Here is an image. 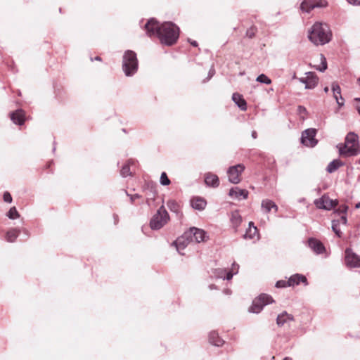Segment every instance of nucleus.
<instances>
[{
    "label": "nucleus",
    "instance_id": "obj_30",
    "mask_svg": "<svg viewBox=\"0 0 360 360\" xmlns=\"http://www.w3.org/2000/svg\"><path fill=\"white\" fill-rule=\"evenodd\" d=\"M272 205H274V201L269 199L263 200L261 205L262 209L264 210L266 213L271 211Z\"/></svg>",
    "mask_w": 360,
    "mask_h": 360
},
{
    "label": "nucleus",
    "instance_id": "obj_42",
    "mask_svg": "<svg viewBox=\"0 0 360 360\" xmlns=\"http://www.w3.org/2000/svg\"><path fill=\"white\" fill-rule=\"evenodd\" d=\"M3 198L6 202L11 203L12 202V196L8 191L4 192Z\"/></svg>",
    "mask_w": 360,
    "mask_h": 360
},
{
    "label": "nucleus",
    "instance_id": "obj_36",
    "mask_svg": "<svg viewBox=\"0 0 360 360\" xmlns=\"http://www.w3.org/2000/svg\"><path fill=\"white\" fill-rule=\"evenodd\" d=\"M171 183L169 179L168 178L167 174L164 172L161 174L160 176V184L163 186H168Z\"/></svg>",
    "mask_w": 360,
    "mask_h": 360
},
{
    "label": "nucleus",
    "instance_id": "obj_31",
    "mask_svg": "<svg viewBox=\"0 0 360 360\" xmlns=\"http://www.w3.org/2000/svg\"><path fill=\"white\" fill-rule=\"evenodd\" d=\"M167 206L171 212L177 213L179 210V204L174 200H169L167 202Z\"/></svg>",
    "mask_w": 360,
    "mask_h": 360
},
{
    "label": "nucleus",
    "instance_id": "obj_6",
    "mask_svg": "<svg viewBox=\"0 0 360 360\" xmlns=\"http://www.w3.org/2000/svg\"><path fill=\"white\" fill-rule=\"evenodd\" d=\"M271 296L267 294H261L252 301V304L249 309V311L252 313H259L263 307L269 304L274 302Z\"/></svg>",
    "mask_w": 360,
    "mask_h": 360
},
{
    "label": "nucleus",
    "instance_id": "obj_19",
    "mask_svg": "<svg viewBox=\"0 0 360 360\" xmlns=\"http://www.w3.org/2000/svg\"><path fill=\"white\" fill-rule=\"evenodd\" d=\"M230 221L234 231L236 232L242 222V217L238 210H234L231 213Z\"/></svg>",
    "mask_w": 360,
    "mask_h": 360
},
{
    "label": "nucleus",
    "instance_id": "obj_58",
    "mask_svg": "<svg viewBox=\"0 0 360 360\" xmlns=\"http://www.w3.org/2000/svg\"><path fill=\"white\" fill-rule=\"evenodd\" d=\"M253 226H255L254 223L252 221L249 222L248 228H252Z\"/></svg>",
    "mask_w": 360,
    "mask_h": 360
},
{
    "label": "nucleus",
    "instance_id": "obj_26",
    "mask_svg": "<svg viewBox=\"0 0 360 360\" xmlns=\"http://www.w3.org/2000/svg\"><path fill=\"white\" fill-rule=\"evenodd\" d=\"M135 161L133 160H129L122 167L120 174L122 177H127L131 175L130 172V166L134 165Z\"/></svg>",
    "mask_w": 360,
    "mask_h": 360
},
{
    "label": "nucleus",
    "instance_id": "obj_3",
    "mask_svg": "<svg viewBox=\"0 0 360 360\" xmlns=\"http://www.w3.org/2000/svg\"><path fill=\"white\" fill-rule=\"evenodd\" d=\"M122 70L126 77H132L138 71L139 61L136 53L131 50L124 51L122 56Z\"/></svg>",
    "mask_w": 360,
    "mask_h": 360
},
{
    "label": "nucleus",
    "instance_id": "obj_5",
    "mask_svg": "<svg viewBox=\"0 0 360 360\" xmlns=\"http://www.w3.org/2000/svg\"><path fill=\"white\" fill-rule=\"evenodd\" d=\"M169 219V214L165 207L162 205L151 218L150 226L153 230H159L167 223Z\"/></svg>",
    "mask_w": 360,
    "mask_h": 360
},
{
    "label": "nucleus",
    "instance_id": "obj_14",
    "mask_svg": "<svg viewBox=\"0 0 360 360\" xmlns=\"http://www.w3.org/2000/svg\"><path fill=\"white\" fill-rule=\"evenodd\" d=\"M288 286L294 287L298 285L300 283H303L304 285H308L309 283L306 276L300 274H295L289 277L288 278Z\"/></svg>",
    "mask_w": 360,
    "mask_h": 360
},
{
    "label": "nucleus",
    "instance_id": "obj_16",
    "mask_svg": "<svg viewBox=\"0 0 360 360\" xmlns=\"http://www.w3.org/2000/svg\"><path fill=\"white\" fill-rule=\"evenodd\" d=\"M309 247L316 254H321L325 251L323 244L319 240L310 238L308 240Z\"/></svg>",
    "mask_w": 360,
    "mask_h": 360
},
{
    "label": "nucleus",
    "instance_id": "obj_44",
    "mask_svg": "<svg viewBox=\"0 0 360 360\" xmlns=\"http://www.w3.org/2000/svg\"><path fill=\"white\" fill-rule=\"evenodd\" d=\"M214 74H215V70L213 68H212L208 72L207 78L205 80H204V82L210 79L214 76Z\"/></svg>",
    "mask_w": 360,
    "mask_h": 360
},
{
    "label": "nucleus",
    "instance_id": "obj_8",
    "mask_svg": "<svg viewBox=\"0 0 360 360\" xmlns=\"http://www.w3.org/2000/svg\"><path fill=\"white\" fill-rule=\"evenodd\" d=\"M345 254V264L348 268H360V256L349 248H346Z\"/></svg>",
    "mask_w": 360,
    "mask_h": 360
},
{
    "label": "nucleus",
    "instance_id": "obj_28",
    "mask_svg": "<svg viewBox=\"0 0 360 360\" xmlns=\"http://www.w3.org/2000/svg\"><path fill=\"white\" fill-rule=\"evenodd\" d=\"M258 233V230L256 226H253L252 228H248L246 230L245 233L243 235V238L245 239H252Z\"/></svg>",
    "mask_w": 360,
    "mask_h": 360
},
{
    "label": "nucleus",
    "instance_id": "obj_41",
    "mask_svg": "<svg viewBox=\"0 0 360 360\" xmlns=\"http://www.w3.org/2000/svg\"><path fill=\"white\" fill-rule=\"evenodd\" d=\"M126 192V194L127 196H129L130 198V201H131V203H134L135 200L136 199H139L141 198V195H139V194H134V195H131V194H129L127 191H125Z\"/></svg>",
    "mask_w": 360,
    "mask_h": 360
},
{
    "label": "nucleus",
    "instance_id": "obj_29",
    "mask_svg": "<svg viewBox=\"0 0 360 360\" xmlns=\"http://www.w3.org/2000/svg\"><path fill=\"white\" fill-rule=\"evenodd\" d=\"M340 221L339 219H333L332 220V230L336 234L338 238L342 237V232L339 229V225Z\"/></svg>",
    "mask_w": 360,
    "mask_h": 360
},
{
    "label": "nucleus",
    "instance_id": "obj_20",
    "mask_svg": "<svg viewBox=\"0 0 360 360\" xmlns=\"http://www.w3.org/2000/svg\"><path fill=\"white\" fill-rule=\"evenodd\" d=\"M306 75H307V84L305 86V89H314L317 84L319 78L317 77L315 72H306Z\"/></svg>",
    "mask_w": 360,
    "mask_h": 360
},
{
    "label": "nucleus",
    "instance_id": "obj_40",
    "mask_svg": "<svg viewBox=\"0 0 360 360\" xmlns=\"http://www.w3.org/2000/svg\"><path fill=\"white\" fill-rule=\"evenodd\" d=\"M256 33V28L255 27H251L246 31V36L248 38H253Z\"/></svg>",
    "mask_w": 360,
    "mask_h": 360
},
{
    "label": "nucleus",
    "instance_id": "obj_49",
    "mask_svg": "<svg viewBox=\"0 0 360 360\" xmlns=\"http://www.w3.org/2000/svg\"><path fill=\"white\" fill-rule=\"evenodd\" d=\"M298 80L300 81V82L306 85L307 80V75L305 77L299 78Z\"/></svg>",
    "mask_w": 360,
    "mask_h": 360
},
{
    "label": "nucleus",
    "instance_id": "obj_50",
    "mask_svg": "<svg viewBox=\"0 0 360 360\" xmlns=\"http://www.w3.org/2000/svg\"><path fill=\"white\" fill-rule=\"evenodd\" d=\"M332 205H333V208H335L336 206L338 205V200H332Z\"/></svg>",
    "mask_w": 360,
    "mask_h": 360
},
{
    "label": "nucleus",
    "instance_id": "obj_54",
    "mask_svg": "<svg viewBox=\"0 0 360 360\" xmlns=\"http://www.w3.org/2000/svg\"><path fill=\"white\" fill-rule=\"evenodd\" d=\"M298 108H299L300 112H305L306 111V108L303 106L300 105L298 107Z\"/></svg>",
    "mask_w": 360,
    "mask_h": 360
},
{
    "label": "nucleus",
    "instance_id": "obj_61",
    "mask_svg": "<svg viewBox=\"0 0 360 360\" xmlns=\"http://www.w3.org/2000/svg\"><path fill=\"white\" fill-rule=\"evenodd\" d=\"M151 193H152L153 196H155V191H153V189H151Z\"/></svg>",
    "mask_w": 360,
    "mask_h": 360
},
{
    "label": "nucleus",
    "instance_id": "obj_22",
    "mask_svg": "<svg viewBox=\"0 0 360 360\" xmlns=\"http://www.w3.org/2000/svg\"><path fill=\"white\" fill-rule=\"evenodd\" d=\"M294 317L292 314H288L286 311H283L278 314L276 319V323L278 326H283L285 323L293 321Z\"/></svg>",
    "mask_w": 360,
    "mask_h": 360
},
{
    "label": "nucleus",
    "instance_id": "obj_11",
    "mask_svg": "<svg viewBox=\"0 0 360 360\" xmlns=\"http://www.w3.org/2000/svg\"><path fill=\"white\" fill-rule=\"evenodd\" d=\"M187 231L192 242L200 243L207 238V233L202 229L191 227Z\"/></svg>",
    "mask_w": 360,
    "mask_h": 360
},
{
    "label": "nucleus",
    "instance_id": "obj_60",
    "mask_svg": "<svg viewBox=\"0 0 360 360\" xmlns=\"http://www.w3.org/2000/svg\"><path fill=\"white\" fill-rule=\"evenodd\" d=\"M328 90H329V89H328V86H326V87L324 88V91H325L326 93H327V92L328 91Z\"/></svg>",
    "mask_w": 360,
    "mask_h": 360
},
{
    "label": "nucleus",
    "instance_id": "obj_21",
    "mask_svg": "<svg viewBox=\"0 0 360 360\" xmlns=\"http://www.w3.org/2000/svg\"><path fill=\"white\" fill-rule=\"evenodd\" d=\"M232 100L240 110H247V103L240 94L238 93H233L232 95Z\"/></svg>",
    "mask_w": 360,
    "mask_h": 360
},
{
    "label": "nucleus",
    "instance_id": "obj_7",
    "mask_svg": "<svg viewBox=\"0 0 360 360\" xmlns=\"http://www.w3.org/2000/svg\"><path fill=\"white\" fill-rule=\"evenodd\" d=\"M316 130L314 128H309L304 130L301 136V143L307 147H314L318 141L315 139Z\"/></svg>",
    "mask_w": 360,
    "mask_h": 360
},
{
    "label": "nucleus",
    "instance_id": "obj_2",
    "mask_svg": "<svg viewBox=\"0 0 360 360\" xmlns=\"http://www.w3.org/2000/svg\"><path fill=\"white\" fill-rule=\"evenodd\" d=\"M309 39L315 45H324L332 38V33L326 23L315 22L308 31Z\"/></svg>",
    "mask_w": 360,
    "mask_h": 360
},
{
    "label": "nucleus",
    "instance_id": "obj_64",
    "mask_svg": "<svg viewBox=\"0 0 360 360\" xmlns=\"http://www.w3.org/2000/svg\"><path fill=\"white\" fill-rule=\"evenodd\" d=\"M225 293H226V294H229V293H230L229 290H226L225 291Z\"/></svg>",
    "mask_w": 360,
    "mask_h": 360
},
{
    "label": "nucleus",
    "instance_id": "obj_13",
    "mask_svg": "<svg viewBox=\"0 0 360 360\" xmlns=\"http://www.w3.org/2000/svg\"><path fill=\"white\" fill-rule=\"evenodd\" d=\"M314 203L319 209L325 210H330L333 209L332 199L327 195H323L321 198L316 199Z\"/></svg>",
    "mask_w": 360,
    "mask_h": 360
},
{
    "label": "nucleus",
    "instance_id": "obj_10",
    "mask_svg": "<svg viewBox=\"0 0 360 360\" xmlns=\"http://www.w3.org/2000/svg\"><path fill=\"white\" fill-rule=\"evenodd\" d=\"M327 6L325 0H303L300 5L302 12L309 13L314 8H322Z\"/></svg>",
    "mask_w": 360,
    "mask_h": 360
},
{
    "label": "nucleus",
    "instance_id": "obj_57",
    "mask_svg": "<svg viewBox=\"0 0 360 360\" xmlns=\"http://www.w3.org/2000/svg\"><path fill=\"white\" fill-rule=\"evenodd\" d=\"M113 217H114V219H115V223L116 224L118 221V216L117 214H114L113 215Z\"/></svg>",
    "mask_w": 360,
    "mask_h": 360
},
{
    "label": "nucleus",
    "instance_id": "obj_48",
    "mask_svg": "<svg viewBox=\"0 0 360 360\" xmlns=\"http://www.w3.org/2000/svg\"><path fill=\"white\" fill-rule=\"evenodd\" d=\"M348 3L353 5H360V1L358 0H347Z\"/></svg>",
    "mask_w": 360,
    "mask_h": 360
},
{
    "label": "nucleus",
    "instance_id": "obj_38",
    "mask_svg": "<svg viewBox=\"0 0 360 360\" xmlns=\"http://www.w3.org/2000/svg\"><path fill=\"white\" fill-rule=\"evenodd\" d=\"M226 269H216L214 270V276L217 278H223L226 274Z\"/></svg>",
    "mask_w": 360,
    "mask_h": 360
},
{
    "label": "nucleus",
    "instance_id": "obj_35",
    "mask_svg": "<svg viewBox=\"0 0 360 360\" xmlns=\"http://www.w3.org/2000/svg\"><path fill=\"white\" fill-rule=\"evenodd\" d=\"M332 90L333 91V96L340 95V100L343 101V98L341 96V89L338 84H335V83L333 84Z\"/></svg>",
    "mask_w": 360,
    "mask_h": 360
},
{
    "label": "nucleus",
    "instance_id": "obj_55",
    "mask_svg": "<svg viewBox=\"0 0 360 360\" xmlns=\"http://www.w3.org/2000/svg\"><path fill=\"white\" fill-rule=\"evenodd\" d=\"M272 209H274L275 212H276L278 210V206L276 205V203L274 202V205H272Z\"/></svg>",
    "mask_w": 360,
    "mask_h": 360
},
{
    "label": "nucleus",
    "instance_id": "obj_53",
    "mask_svg": "<svg viewBox=\"0 0 360 360\" xmlns=\"http://www.w3.org/2000/svg\"><path fill=\"white\" fill-rule=\"evenodd\" d=\"M252 137L255 139L257 137V133L256 131H252L251 134Z\"/></svg>",
    "mask_w": 360,
    "mask_h": 360
},
{
    "label": "nucleus",
    "instance_id": "obj_46",
    "mask_svg": "<svg viewBox=\"0 0 360 360\" xmlns=\"http://www.w3.org/2000/svg\"><path fill=\"white\" fill-rule=\"evenodd\" d=\"M340 221L343 224H347V219L346 214H342L340 217V219H339Z\"/></svg>",
    "mask_w": 360,
    "mask_h": 360
},
{
    "label": "nucleus",
    "instance_id": "obj_23",
    "mask_svg": "<svg viewBox=\"0 0 360 360\" xmlns=\"http://www.w3.org/2000/svg\"><path fill=\"white\" fill-rule=\"evenodd\" d=\"M209 341L212 345L217 347H221L224 343V341L219 337V335L216 331H212L210 333Z\"/></svg>",
    "mask_w": 360,
    "mask_h": 360
},
{
    "label": "nucleus",
    "instance_id": "obj_52",
    "mask_svg": "<svg viewBox=\"0 0 360 360\" xmlns=\"http://www.w3.org/2000/svg\"><path fill=\"white\" fill-rule=\"evenodd\" d=\"M355 100L360 102V98H356ZM356 110L360 115V103L356 106Z\"/></svg>",
    "mask_w": 360,
    "mask_h": 360
},
{
    "label": "nucleus",
    "instance_id": "obj_15",
    "mask_svg": "<svg viewBox=\"0 0 360 360\" xmlns=\"http://www.w3.org/2000/svg\"><path fill=\"white\" fill-rule=\"evenodd\" d=\"M11 121L17 125H22L25 121V112L22 109H18L10 113Z\"/></svg>",
    "mask_w": 360,
    "mask_h": 360
},
{
    "label": "nucleus",
    "instance_id": "obj_37",
    "mask_svg": "<svg viewBox=\"0 0 360 360\" xmlns=\"http://www.w3.org/2000/svg\"><path fill=\"white\" fill-rule=\"evenodd\" d=\"M348 210V206L346 205H342L340 206L338 209L334 210V214H337L340 215V214H346Z\"/></svg>",
    "mask_w": 360,
    "mask_h": 360
},
{
    "label": "nucleus",
    "instance_id": "obj_25",
    "mask_svg": "<svg viewBox=\"0 0 360 360\" xmlns=\"http://www.w3.org/2000/svg\"><path fill=\"white\" fill-rule=\"evenodd\" d=\"M342 165H343V162L340 160H339V159L333 160L328 165V166L326 167V171L328 173H333V172H335L337 169H338L339 167H340Z\"/></svg>",
    "mask_w": 360,
    "mask_h": 360
},
{
    "label": "nucleus",
    "instance_id": "obj_45",
    "mask_svg": "<svg viewBox=\"0 0 360 360\" xmlns=\"http://www.w3.org/2000/svg\"><path fill=\"white\" fill-rule=\"evenodd\" d=\"M238 269H239V265L238 264L233 262V264H232V268H231V269L230 271L237 274L238 271Z\"/></svg>",
    "mask_w": 360,
    "mask_h": 360
},
{
    "label": "nucleus",
    "instance_id": "obj_34",
    "mask_svg": "<svg viewBox=\"0 0 360 360\" xmlns=\"http://www.w3.org/2000/svg\"><path fill=\"white\" fill-rule=\"evenodd\" d=\"M256 81L266 84H270L271 83V80L264 74H261L257 76Z\"/></svg>",
    "mask_w": 360,
    "mask_h": 360
},
{
    "label": "nucleus",
    "instance_id": "obj_56",
    "mask_svg": "<svg viewBox=\"0 0 360 360\" xmlns=\"http://www.w3.org/2000/svg\"><path fill=\"white\" fill-rule=\"evenodd\" d=\"M91 60H94L93 58H91ZM94 60H97V61H101V58L100 56H96V57L94 58Z\"/></svg>",
    "mask_w": 360,
    "mask_h": 360
},
{
    "label": "nucleus",
    "instance_id": "obj_51",
    "mask_svg": "<svg viewBox=\"0 0 360 360\" xmlns=\"http://www.w3.org/2000/svg\"><path fill=\"white\" fill-rule=\"evenodd\" d=\"M188 41L191 43V44L193 46H198V42L196 41H193V40H191L190 39H188Z\"/></svg>",
    "mask_w": 360,
    "mask_h": 360
},
{
    "label": "nucleus",
    "instance_id": "obj_47",
    "mask_svg": "<svg viewBox=\"0 0 360 360\" xmlns=\"http://www.w3.org/2000/svg\"><path fill=\"white\" fill-rule=\"evenodd\" d=\"M334 98L337 101V103L338 105H339V107H342L344 105V102L343 101H340V96L338 97V96H334Z\"/></svg>",
    "mask_w": 360,
    "mask_h": 360
},
{
    "label": "nucleus",
    "instance_id": "obj_12",
    "mask_svg": "<svg viewBox=\"0 0 360 360\" xmlns=\"http://www.w3.org/2000/svg\"><path fill=\"white\" fill-rule=\"evenodd\" d=\"M190 242L192 241L191 240L190 236H188V233L186 231L184 233V234L181 236L179 237L173 243V244L176 246L177 251L180 254L183 255V253L181 252V250L186 248Z\"/></svg>",
    "mask_w": 360,
    "mask_h": 360
},
{
    "label": "nucleus",
    "instance_id": "obj_33",
    "mask_svg": "<svg viewBox=\"0 0 360 360\" xmlns=\"http://www.w3.org/2000/svg\"><path fill=\"white\" fill-rule=\"evenodd\" d=\"M320 58L321 65V66L317 67L316 70H318L320 72H324L328 68L326 58L323 54H320Z\"/></svg>",
    "mask_w": 360,
    "mask_h": 360
},
{
    "label": "nucleus",
    "instance_id": "obj_9",
    "mask_svg": "<svg viewBox=\"0 0 360 360\" xmlns=\"http://www.w3.org/2000/svg\"><path fill=\"white\" fill-rule=\"evenodd\" d=\"M245 169L243 164H238L229 168L227 174L231 183L237 184L240 181V176Z\"/></svg>",
    "mask_w": 360,
    "mask_h": 360
},
{
    "label": "nucleus",
    "instance_id": "obj_1",
    "mask_svg": "<svg viewBox=\"0 0 360 360\" xmlns=\"http://www.w3.org/2000/svg\"><path fill=\"white\" fill-rule=\"evenodd\" d=\"M146 34L150 37H158L160 43L166 46H172L179 37V27L172 22L160 23L155 18L149 19L144 25Z\"/></svg>",
    "mask_w": 360,
    "mask_h": 360
},
{
    "label": "nucleus",
    "instance_id": "obj_24",
    "mask_svg": "<svg viewBox=\"0 0 360 360\" xmlns=\"http://www.w3.org/2000/svg\"><path fill=\"white\" fill-rule=\"evenodd\" d=\"M206 205V201L202 198H196L191 200V206L195 210H202Z\"/></svg>",
    "mask_w": 360,
    "mask_h": 360
},
{
    "label": "nucleus",
    "instance_id": "obj_62",
    "mask_svg": "<svg viewBox=\"0 0 360 360\" xmlns=\"http://www.w3.org/2000/svg\"><path fill=\"white\" fill-rule=\"evenodd\" d=\"M283 360H292V359L290 357H285Z\"/></svg>",
    "mask_w": 360,
    "mask_h": 360
},
{
    "label": "nucleus",
    "instance_id": "obj_18",
    "mask_svg": "<svg viewBox=\"0 0 360 360\" xmlns=\"http://www.w3.org/2000/svg\"><path fill=\"white\" fill-rule=\"evenodd\" d=\"M205 183L207 186L217 188L219 185V179L217 175L207 172L205 174Z\"/></svg>",
    "mask_w": 360,
    "mask_h": 360
},
{
    "label": "nucleus",
    "instance_id": "obj_39",
    "mask_svg": "<svg viewBox=\"0 0 360 360\" xmlns=\"http://www.w3.org/2000/svg\"><path fill=\"white\" fill-rule=\"evenodd\" d=\"M288 281H285V280H280V281H278L276 283V285L275 286L277 288H286V287H289L288 286Z\"/></svg>",
    "mask_w": 360,
    "mask_h": 360
},
{
    "label": "nucleus",
    "instance_id": "obj_27",
    "mask_svg": "<svg viewBox=\"0 0 360 360\" xmlns=\"http://www.w3.org/2000/svg\"><path fill=\"white\" fill-rule=\"evenodd\" d=\"M20 231L16 229H13L7 231L6 238L8 242L13 243L18 238Z\"/></svg>",
    "mask_w": 360,
    "mask_h": 360
},
{
    "label": "nucleus",
    "instance_id": "obj_63",
    "mask_svg": "<svg viewBox=\"0 0 360 360\" xmlns=\"http://www.w3.org/2000/svg\"><path fill=\"white\" fill-rule=\"evenodd\" d=\"M215 288V287H214V285H210V289H212V288Z\"/></svg>",
    "mask_w": 360,
    "mask_h": 360
},
{
    "label": "nucleus",
    "instance_id": "obj_17",
    "mask_svg": "<svg viewBox=\"0 0 360 360\" xmlns=\"http://www.w3.org/2000/svg\"><path fill=\"white\" fill-rule=\"evenodd\" d=\"M229 195L236 199H246L248 196V191L245 189H240L238 187H233L229 190Z\"/></svg>",
    "mask_w": 360,
    "mask_h": 360
},
{
    "label": "nucleus",
    "instance_id": "obj_43",
    "mask_svg": "<svg viewBox=\"0 0 360 360\" xmlns=\"http://www.w3.org/2000/svg\"><path fill=\"white\" fill-rule=\"evenodd\" d=\"M236 274V273L232 272L231 271H226V274H225V276H224V277L223 278L229 281V280H231L233 278V276L234 274Z\"/></svg>",
    "mask_w": 360,
    "mask_h": 360
},
{
    "label": "nucleus",
    "instance_id": "obj_32",
    "mask_svg": "<svg viewBox=\"0 0 360 360\" xmlns=\"http://www.w3.org/2000/svg\"><path fill=\"white\" fill-rule=\"evenodd\" d=\"M7 217L11 219H15L20 217V214L17 211L15 207H12L10 208L9 211L7 213Z\"/></svg>",
    "mask_w": 360,
    "mask_h": 360
},
{
    "label": "nucleus",
    "instance_id": "obj_59",
    "mask_svg": "<svg viewBox=\"0 0 360 360\" xmlns=\"http://www.w3.org/2000/svg\"><path fill=\"white\" fill-rule=\"evenodd\" d=\"M355 208H356V209H359V208H360V202H357V203L355 205Z\"/></svg>",
    "mask_w": 360,
    "mask_h": 360
},
{
    "label": "nucleus",
    "instance_id": "obj_4",
    "mask_svg": "<svg viewBox=\"0 0 360 360\" xmlns=\"http://www.w3.org/2000/svg\"><path fill=\"white\" fill-rule=\"evenodd\" d=\"M339 153L341 155H356L359 153L358 136L354 132L348 133L344 146L339 148Z\"/></svg>",
    "mask_w": 360,
    "mask_h": 360
}]
</instances>
